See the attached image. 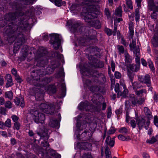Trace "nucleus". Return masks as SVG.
<instances>
[{
  "instance_id": "obj_54",
  "label": "nucleus",
  "mask_w": 158,
  "mask_h": 158,
  "mask_svg": "<svg viewBox=\"0 0 158 158\" xmlns=\"http://www.w3.org/2000/svg\"><path fill=\"white\" fill-rule=\"evenodd\" d=\"M124 90L123 94H121L120 95L123 96L124 98L126 97V94L128 92V90L126 88L124 89Z\"/></svg>"
},
{
  "instance_id": "obj_50",
  "label": "nucleus",
  "mask_w": 158,
  "mask_h": 158,
  "mask_svg": "<svg viewBox=\"0 0 158 158\" xmlns=\"http://www.w3.org/2000/svg\"><path fill=\"white\" fill-rule=\"evenodd\" d=\"M145 92L144 90H140L139 91H135V94L137 95H139L141 94H142L143 92Z\"/></svg>"
},
{
  "instance_id": "obj_12",
  "label": "nucleus",
  "mask_w": 158,
  "mask_h": 158,
  "mask_svg": "<svg viewBox=\"0 0 158 158\" xmlns=\"http://www.w3.org/2000/svg\"><path fill=\"white\" fill-rule=\"evenodd\" d=\"M137 124L138 126L139 129H141L145 125V120L142 118H139L136 119Z\"/></svg>"
},
{
  "instance_id": "obj_40",
  "label": "nucleus",
  "mask_w": 158,
  "mask_h": 158,
  "mask_svg": "<svg viewBox=\"0 0 158 158\" xmlns=\"http://www.w3.org/2000/svg\"><path fill=\"white\" fill-rule=\"evenodd\" d=\"M154 123L156 126L158 127V117L156 116L154 117Z\"/></svg>"
},
{
  "instance_id": "obj_36",
  "label": "nucleus",
  "mask_w": 158,
  "mask_h": 158,
  "mask_svg": "<svg viewBox=\"0 0 158 158\" xmlns=\"http://www.w3.org/2000/svg\"><path fill=\"white\" fill-rule=\"evenodd\" d=\"M128 76L131 81H132L134 77V74L132 73L128 72Z\"/></svg>"
},
{
  "instance_id": "obj_43",
  "label": "nucleus",
  "mask_w": 158,
  "mask_h": 158,
  "mask_svg": "<svg viewBox=\"0 0 158 158\" xmlns=\"http://www.w3.org/2000/svg\"><path fill=\"white\" fill-rule=\"evenodd\" d=\"M51 152L52 153L51 154L52 156H55L56 155H57L58 156L57 158H61V155L60 154H56L55 151L54 150H52L51 151Z\"/></svg>"
},
{
  "instance_id": "obj_56",
  "label": "nucleus",
  "mask_w": 158,
  "mask_h": 158,
  "mask_svg": "<svg viewBox=\"0 0 158 158\" xmlns=\"http://www.w3.org/2000/svg\"><path fill=\"white\" fill-rule=\"evenodd\" d=\"M82 158H92V157L90 154H84L82 156Z\"/></svg>"
},
{
  "instance_id": "obj_22",
  "label": "nucleus",
  "mask_w": 158,
  "mask_h": 158,
  "mask_svg": "<svg viewBox=\"0 0 158 158\" xmlns=\"http://www.w3.org/2000/svg\"><path fill=\"white\" fill-rule=\"evenodd\" d=\"M129 29L131 35H133L134 34L133 24L132 22L129 23Z\"/></svg>"
},
{
  "instance_id": "obj_34",
  "label": "nucleus",
  "mask_w": 158,
  "mask_h": 158,
  "mask_svg": "<svg viewBox=\"0 0 158 158\" xmlns=\"http://www.w3.org/2000/svg\"><path fill=\"white\" fill-rule=\"evenodd\" d=\"M144 110L146 115L149 116L151 115L150 111L148 107H145L144 109Z\"/></svg>"
},
{
  "instance_id": "obj_60",
  "label": "nucleus",
  "mask_w": 158,
  "mask_h": 158,
  "mask_svg": "<svg viewBox=\"0 0 158 158\" xmlns=\"http://www.w3.org/2000/svg\"><path fill=\"white\" fill-rule=\"evenodd\" d=\"M5 125L4 123L1 121H0V128L4 129L5 128Z\"/></svg>"
},
{
  "instance_id": "obj_24",
  "label": "nucleus",
  "mask_w": 158,
  "mask_h": 158,
  "mask_svg": "<svg viewBox=\"0 0 158 158\" xmlns=\"http://www.w3.org/2000/svg\"><path fill=\"white\" fill-rule=\"evenodd\" d=\"M74 20L73 19H70L68 21L66 24V26H68L69 28L73 27L74 25Z\"/></svg>"
},
{
  "instance_id": "obj_52",
  "label": "nucleus",
  "mask_w": 158,
  "mask_h": 158,
  "mask_svg": "<svg viewBox=\"0 0 158 158\" xmlns=\"http://www.w3.org/2000/svg\"><path fill=\"white\" fill-rule=\"evenodd\" d=\"M132 86H133V88L134 89H136L140 88V87L139 85H138L137 83V82H135L133 83H132Z\"/></svg>"
},
{
  "instance_id": "obj_64",
  "label": "nucleus",
  "mask_w": 158,
  "mask_h": 158,
  "mask_svg": "<svg viewBox=\"0 0 158 158\" xmlns=\"http://www.w3.org/2000/svg\"><path fill=\"white\" fill-rule=\"evenodd\" d=\"M6 79L7 80H12V78L11 75L10 74H7L6 75Z\"/></svg>"
},
{
  "instance_id": "obj_27",
  "label": "nucleus",
  "mask_w": 158,
  "mask_h": 158,
  "mask_svg": "<svg viewBox=\"0 0 158 158\" xmlns=\"http://www.w3.org/2000/svg\"><path fill=\"white\" fill-rule=\"evenodd\" d=\"M7 82L6 85V87L7 88H9L12 86L13 85V83L12 81V79L8 80H7Z\"/></svg>"
},
{
  "instance_id": "obj_41",
  "label": "nucleus",
  "mask_w": 158,
  "mask_h": 158,
  "mask_svg": "<svg viewBox=\"0 0 158 158\" xmlns=\"http://www.w3.org/2000/svg\"><path fill=\"white\" fill-rule=\"evenodd\" d=\"M47 72L46 73L44 74H49L51 73L53 71V69L51 67H48L47 69Z\"/></svg>"
},
{
  "instance_id": "obj_37",
  "label": "nucleus",
  "mask_w": 158,
  "mask_h": 158,
  "mask_svg": "<svg viewBox=\"0 0 158 158\" xmlns=\"http://www.w3.org/2000/svg\"><path fill=\"white\" fill-rule=\"evenodd\" d=\"M117 47L119 52L120 53H123L124 52V49L123 46H122L118 45Z\"/></svg>"
},
{
  "instance_id": "obj_9",
  "label": "nucleus",
  "mask_w": 158,
  "mask_h": 158,
  "mask_svg": "<svg viewBox=\"0 0 158 158\" xmlns=\"http://www.w3.org/2000/svg\"><path fill=\"white\" fill-rule=\"evenodd\" d=\"M78 147L81 149H85L89 148L91 146L90 144L88 143H81L77 144Z\"/></svg>"
},
{
  "instance_id": "obj_14",
  "label": "nucleus",
  "mask_w": 158,
  "mask_h": 158,
  "mask_svg": "<svg viewBox=\"0 0 158 158\" xmlns=\"http://www.w3.org/2000/svg\"><path fill=\"white\" fill-rule=\"evenodd\" d=\"M51 2L54 3L55 5L60 6L62 5L65 6L66 2L65 1L62 2L61 0H49Z\"/></svg>"
},
{
  "instance_id": "obj_25",
  "label": "nucleus",
  "mask_w": 158,
  "mask_h": 158,
  "mask_svg": "<svg viewBox=\"0 0 158 158\" xmlns=\"http://www.w3.org/2000/svg\"><path fill=\"white\" fill-rule=\"evenodd\" d=\"M152 42L153 46L155 47L158 46V37L156 38L155 36L152 40Z\"/></svg>"
},
{
  "instance_id": "obj_51",
  "label": "nucleus",
  "mask_w": 158,
  "mask_h": 158,
  "mask_svg": "<svg viewBox=\"0 0 158 158\" xmlns=\"http://www.w3.org/2000/svg\"><path fill=\"white\" fill-rule=\"evenodd\" d=\"M15 79L19 83H21L22 81L21 79L18 75L15 76Z\"/></svg>"
},
{
  "instance_id": "obj_29",
  "label": "nucleus",
  "mask_w": 158,
  "mask_h": 158,
  "mask_svg": "<svg viewBox=\"0 0 158 158\" xmlns=\"http://www.w3.org/2000/svg\"><path fill=\"white\" fill-rule=\"evenodd\" d=\"M126 3L128 7L131 9H132L133 7L132 4V2L131 0H126Z\"/></svg>"
},
{
  "instance_id": "obj_1",
  "label": "nucleus",
  "mask_w": 158,
  "mask_h": 158,
  "mask_svg": "<svg viewBox=\"0 0 158 158\" xmlns=\"http://www.w3.org/2000/svg\"><path fill=\"white\" fill-rule=\"evenodd\" d=\"M85 2L83 5H86L84 7L81 15L84 16L85 21L88 23H91L93 19L96 17L97 7L94 5V2H97L100 0H84Z\"/></svg>"
},
{
  "instance_id": "obj_32",
  "label": "nucleus",
  "mask_w": 158,
  "mask_h": 158,
  "mask_svg": "<svg viewBox=\"0 0 158 158\" xmlns=\"http://www.w3.org/2000/svg\"><path fill=\"white\" fill-rule=\"evenodd\" d=\"M114 90L116 92H118V94H119L120 93L121 94V93L119 91V85L118 83H117L115 86Z\"/></svg>"
},
{
  "instance_id": "obj_57",
  "label": "nucleus",
  "mask_w": 158,
  "mask_h": 158,
  "mask_svg": "<svg viewBox=\"0 0 158 158\" xmlns=\"http://www.w3.org/2000/svg\"><path fill=\"white\" fill-rule=\"evenodd\" d=\"M121 43L125 46L127 47L128 46V44L126 42L125 40L123 38H122L121 39Z\"/></svg>"
},
{
  "instance_id": "obj_58",
  "label": "nucleus",
  "mask_w": 158,
  "mask_h": 158,
  "mask_svg": "<svg viewBox=\"0 0 158 158\" xmlns=\"http://www.w3.org/2000/svg\"><path fill=\"white\" fill-rule=\"evenodd\" d=\"M84 106L85 103L84 102H81L80 103L78 106L79 109L80 110L83 109L84 108Z\"/></svg>"
},
{
  "instance_id": "obj_3",
  "label": "nucleus",
  "mask_w": 158,
  "mask_h": 158,
  "mask_svg": "<svg viewBox=\"0 0 158 158\" xmlns=\"http://www.w3.org/2000/svg\"><path fill=\"white\" fill-rule=\"evenodd\" d=\"M11 32V35L8 40L9 42L12 43L16 40L19 41H18L17 43H15V45L18 46L21 45L24 40V38L23 37V36L21 33H19L18 31L17 30H13V32Z\"/></svg>"
},
{
  "instance_id": "obj_16",
  "label": "nucleus",
  "mask_w": 158,
  "mask_h": 158,
  "mask_svg": "<svg viewBox=\"0 0 158 158\" xmlns=\"http://www.w3.org/2000/svg\"><path fill=\"white\" fill-rule=\"evenodd\" d=\"M140 64H137L136 65L134 64H130L129 67L131 71L133 72H137L139 69Z\"/></svg>"
},
{
  "instance_id": "obj_18",
  "label": "nucleus",
  "mask_w": 158,
  "mask_h": 158,
  "mask_svg": "<svg viewBox=\"0 0 158 158\" xmlns=\"http://www.w3.org/2000/svg\"><path fill=\"white\" fill-rule=\"evenodd\" d=\"M13 94L11 91H9L5 92V98H8L10 100L12 99Z\"/></svg>"
},
{
  "instance_id": "obj_30",
  "label": "nucleus",
  "mask_w": 158,
  "mask_h": 158,
  "mask_svg": "<svg viewBox=\"0 0 158 158\" xmlns=\"http://www.w3.org/2000/svg\"><path fill=\"white\" fill-rule=\"evenodd\" d=\"M4 124L5 126L8 127H11V120L10 119H7L5 121Z\"/></svg>"
},
{
  "instance_id": "obj_61",
  "label": "nucleus",
  "mask_w": 158,
  "mask_h": 158,
  "mask_svg": "<svg viewBox=\"0 0 158 158\" xmlns=\"http://www.w3.org/2000/svg\"><path fill=\"white\" fill-rule=\"evenodd\" d=\"M143 158H150L149 154L146 152H144L143 154Z\"/></svg>"
},
{
  "instance_id": "obj_11",
  "label": "nucleus",
  "mask_w": 158,
  "mask_h": 158,
  "mask_svg": "<svg viewBox=\"0 0 158 158\" xmlns=\"http://www.w3.org/2000/svg\"><path fill=\"white\" fill-rule=\"evenodd\" d=\"M32 82L35 86L42 87L43 86L42 84L44 83V81H40V79H38L37 78H36V79L34 78V79L32 80Z\"/></svg>"
},
{
  "instance_id": "obj_49",
  "label": "nucleus",
  "mask_w": 158,
  "mask_h": 158,
  "mask_svg": "<svg viewBox=\"0 0 158 158\" xmlns=\"http://www.w3.org/2000/svg\"><path fill=\"white\" fill-rule=\"evenodd\" d=\"M142 2V0H136V2L137 3L138 8H141V3Z\"/></svg>"
},
{
  "instance_id": "obj_20",
  "label": "nucleus",
  "mask_w": 158,
  "mask_h": 158,
  "mask_svg": "<svg viewBox=\"0 0 158 158\" xmlns=\"http://www.w3.org/2000/svg\"><path fill=\"white\" fill-rule=\"evenodd\" d=\"M115 14L118 17H121L122 15V8L119 7L115 10Z\"/></svg>"
},
{
  "instance_id": "obj_21",
  "label": "nucleus",
  "mask_w": 158,
  "mask_h": 158,
  "mask_svg": "<svg viewBox=\"0 0 158 158\" xmlns=\"http://www.w3.org/2000/svg\"><path fill=\"white\" fill-rule=\"evenodd\" d=\"M106 158H112L111 155V152L110 149L108 147H106L105 149Z\"/></svg>"
},
{
  "instance_id": "obj_63",
  "label": "nucleus",
  "mask_w": 158,
  "mask_h": 158,
  "mask_svg": "<svg viewBox=\"0 0 158 158\" xmlns=\"http://www.w3.org/2000/svg\"><path fill=\"white\" fill-rule=\"evenodd\" d=\"M44 142H43V141L41 142V143L43 146H44V147H49L48 143L47 141L45 142V143L44 144Z\"/></svg>"
},
{
  "instance_id": "obj_2",
  "label": "nucleus",
  "mask_w": 158,
  "mask_h": 158,
  "mask_svg": "<svg viewBox=\"0 0 158 158\" xmlns=\"http://www.w3.org/2000/svg\"><path fill=\"white\" fill-rule=\"evenodd\" d=\"M39 109L38 110L35 111L33 114V118L35 123L42 124L44 123L45 117L43 113L40 112V110H42L47 114H52L54 112L55 107L52 104L43 103L41 104L39 106Z\"/></svg>"
},
{
  "instance_id": "obj_23",
  "label": "nucleus",
  "mask_w": 158,
  "mask_h": 158,
  "mask_svg": "<svg viewBox=\"0 0 158 158\" xmlns=\"http://www.w3.org/2000/svg\"><path fill=\"white\" fill-rule=\"evenodd\" d=\"M157 141H158V135H156L155 137H152L151 140H147V142L152 144Z\"/></svg>"
},
{
  "instance_id": "obj_31",
  "label": "nucleus",
  "mask_w": 158,
  "mask_h": 158,
  "mask_svg": "<svg viewBox=\"0 0 158 158\" xmlns=\"http://www.w3.org/2000/svg\"><path fill=\"white\" fill-rule=\"evenodd\" d=\"M148 62L149 64V66L151 70H154V68L153 64L152 62L150 60H148Z\"/></svg>"
},
{
  "instance_id": "obj_8",
  "label": "nucleus",
  "mask_w": 158,
  "mask_h": 158,
  "mask_svg": "<svg viewBox=\"0 0 158 158\" xmlns=\"http://www.w3.org/2000/svg\"><path fill=\"white\" fill-rule=\"evenodd\" d=\"M14 102L17 105H20L21 107H24L25 106V103L24 99L22 96L16 98L14 100Z\"/></svg>"
},
{
  "instance_id": "obj_6",
  "label": "nucleus",
  "mask_w": 158,
  "mask_h": 158,
  "mask_svg": "<svg viewBox=\"0 0 158 158\" xmlns=\"http://www.w3.org/2000/svg\"><path fill=\"white\" fill-rule=\"evenodd\" d=\"M17 16V14L16 13L9 14L6 15L5 16L4 22L6 21V24L7 23H8L9 22L16 19Z\"/></svg>"
},
{
  "instance_id": "obj_33",
  "label": "nucleus",
  "mask_w": 158,
  "mask_h": 158,
  "mask_svg": "<svg viewBox=\"0 0 158 158\" xmlns=\"http://www.w3.org/2000/svg\"><path fill=\"white\" fill-rule=\"evenodd\" d=\"M105 14L106 15L107 18L108 19H109L110 17V13L109 10L106 8L105 10Z\"/></svg>"
},
{
  "instance_id": "obj_38",
  "label": "nucleus",
  "mask_w": 158,
  "mask_h": 158,
  "mask_svg": "<svg viewBox=\"0 0 158 158\" xmlns=\"http://www.w3.org/2000/svg\"><path fill=\"white\" fill-rule=\"evenodd\" d=\"M97 64V65H95V67H96L101 68L104 66V64L102 61L98 62Z\"/></svg>"
},
{
  "instance_id": "obj_13",
  "label": "nucleus",
  "mask_w": 158,
  "mask_h": 158,
  "mask_svg": "<svg viewBox=\"0 0 158 158\" xmlns=\"http://www.w3.org/2000/svg\"><path fill=\"white\" fill-rule=\"evenodd\" d=\"M106 142L108 145H109L111 147H113L114 143V138L111 139L109 136H108L106 139Z\"/></svg>"
},
{
  "instance_id": "obj_48",
  "label": "nucleus",
  "mask_w": 158,
  "mask_h": 158,
  "mask_svg": "<svg viewBox=\"0 0 158 158\" xmlns=\"http://www.w3.org/2000/svg\"><path fill=\"white\" fill-rule=\"evenodd\" d=\"M120 85L123 86L124 89L126 88V85L125 84L124 81L123 79H121L120 80Z\"/></svg>"
},
{
  "instance_id": "obj_7",
  "label": "nucleus",
  "mask_w": 158,
  "mask_h": 158,
  "mask_svg": "<svg viewBox=\"0 0 158 158\" xmlns=\"http://www.w3.org/2000/svg\"><path fill=\"white\" fill-rule=\"evenodd\" d=\"M130 100L132 104L134 105H135L137 103L139 104H141L144 101V99L143 98H141L140 101H137L134 94H131L130 95Z\"/></svg>"
},
{
  "instance_id": "obj_45",
  "label": "nucleus",
  "mask_w": 158,
  "mask_h": 158,
  "mask_svg": "<svg viewBox=\"0 0 158 158\" xmlns=\"http://www.w3.org/2000/svg\"><path fill=\"white\" fill-rule=\"evenodd\" d=\"M105 31L108 35H110L112 34V31L111 30L109 29H108L107 28H106L105 29Z\"/></svg>"
},
{
  "instance_id": "obj_44",
  "label": "nucleus",
  "mask_w": 158,
  "mask_h": 158,
  "mask_svg": "<svg viewBox=\"0 0 158 158\" xmlns=\"http://www.w3.org/2000/svg\"><path fill=\"white\" fill-rule=\"evenodd\" d=\"M11 118L14 122H16L19 119V118L16 115H13L11 116Z\"/></svg>"
},
{
  "instance_id": "obj_47",
  "label": "nucleus",
  "mask_w": 158,
  "mask_h": 158,
  "mask_svg": "<svg viewBox=\"0 0 158 158\" xmlns=\"http://www.w3.org/2000/svg\"><path fill=\"white\" fill-rule=\"evenodd\" d=\"M20 124L18 122H16L14 124V126L15 128L17 130H19L20 127Z\"/></svg>"
},
{
  "instance_id": "obj_28",
  "label": "nucleus",
  "mask_w": 158,
  "mask_h": 158,
  "mask_svg": "<svg viewBox=\"0 0 158 158\" xmlns=\"http://www.w3.org/2000/svg\"><path fill=\"white\" fill-rule=\"evenodd\" d=\"M135 20L136 22L139 21V19L140 16L139 14V10L138 9H137L135 10Z\"/></svg>"
},
{
  "instance_id": "obj_15",
  "label": "nucleus",
  "mask_w": 158,
  "mask_h": 158,
  "mask_svg": "<svg viewBox=\"0 0 158 158\" xmlns=\"http://www.w3.org/2000/svg\"><path fill=\"white\" fill-rule=\"evenodd\" d=\"M131 38L132 39V43H131L130 44V49L131 51L135 50H136L137 48H139L138 47H135L136 45V41L135 39H133L132 38V36L133 35H131Z\"/></svg>"
},
{
  "instance_id": "obj_26",
  "label": "nucleus",
  "mask_w": 158,
  "mask_h": 158,
  "mask_svg": "<svg viewBox=\"0 0 158 158\" xmlns=\"http://www.w3.org/2000/svg\"><path fill=\"white\" fill-rule=\"evenodd\" d=\"M125 61L127 62H130L131 61V59L129 55L127 52H125Z\"/></svg>"
},
{
  "instance_id": "obj_5",
  "label": "nucleus",
  "mask_w": 158,
  "mask_h": 158,
  "mask_svg": "<svg viewBox=\"0 0 158 158\" xmlns=\"http://www.w3.org/2000/svg\"><path fill=\"white\" fill-rule=\"evenodd\" d=\"M138 79L140 81L146 84L148 87L150 86V77L148 75H146L145 76H139Z\"/></svg>"
},
{
  "instance_id": "obj_62",
  "label": "nucleus",
  "mask_w": 158,
  "mask_h": 158,
  "mask_svg": "<svg viewBox=\"0 0 158 158\" xmlns=\"http://www.w3.org/2000/svg\"><path fill=\"white\" fill-rule=\"evenodd\" d=\"M11 72H12V74L15 76H17L18 75L17 74V71L16 70L14 69H13L12 70V71H11Z\"/></svg>"
},
{
  "instance_id": "obj_53",
  "label": "nucleus",
  "mask_w": 158,
  "mask_h": 158,
  "mask_svg": "<svg viewBox=\"0 0 158 158\" xmlns=\"http://www.w3.org/2000/svg\"><path fill=\"white\" fill-rule=\"evenodd\" d=\"M118 139L120 140L123 141H125V136L123 135H120L118 136Z\"/></svg>"
},
{
  "instance_id": "obj_55",
  "label": "nucleus",
  "mask_w": 158,
  "mask_h": 158,
  "mask_svg": "<svg viewBox=\"0 0 158 158\" xmlns=\"http://www.w3.org/2000/svg\"><path fill=\"white\" fill-rule=\"evenodd\" d=\"M117 29V26L115 25V24H114V30L112 33L113 35H116Z\"/></svg>"
},
{
  "instance_id": "obj_46",
  "label": "nucleus",
  "mask_w": 158,
  "mask_h": 158,
  "mask_svg": "<svg viewBox=\"0 0 158 158\" xmlns=\"http://www.w3.org/2000/svg\"><path fill=\"white\" fill-rule=\"evenodd\" d=\"M131 124L133 128L135 127L136 124L135 121L134 120H131Z\"/></svg>"
},
{
  "instance_id": "obj_17",
  "label": "nucleus",
  "mask_w": 158,
  "mask_h": 158,
  "mask_svg": "<svg viewBox=\"0 0 158 158\" xmlns=\"http://www.w3.org/2000/svg\"><path fill=\"white\" fill-rule=\"evenodd\" d=\"M152 8L153 12L152 14L151 15L152 18L153 19H156L157 14L156 12H158V7L154 6H152Z\"/></svg>"
},
{
  "instance_id": "obj_39",
  "label": "nucleus",
  "mask_w": 158,
  "mask_h": 158,
  "mask_svg": "<svg viewBox=\"0 0 158 158\" xmlns=\"http://www.w3.org/2000/svg\"><path fill=\"white\" fill-rule=\"evenodd\" d=\"M5 106L7 108H10L12 107V104L10 102L7 101L5 104Z\"/></svg>"
},
{
  "instance_id": "obj_59",
  "label": "nucleus",
  "mask_w": 158,
  "mask_h": 158,
  "mask_svg": "<svg viewBox=\"0 0 158 158\" xmlns=\"http://www.w3.org/2000/svg\"><path fill=\"white\" fill-rule=\"evenodd\" d=\"M145 125H144V127L146 129H148V127L149 125V121H147L146 123H144Z\"/></svg>"
},
{
  "instance_id": "obj_42",
  "label": "nucleus",
  "mask_w": 158,
  "mask_h": 158,
  "mask_svg": "<svg viewBox=\"0 0 158 158\" xmlns=\"http://www.w3.org/2000/svg\"><path fill=\"white\" fill-rule=\"evenodd\" d=\"M114 76L116 78H120L121 77V73L118 72H116L114 73Z\"/></svg>"
},
{
  "instance_id": "obj_10",
  "label": "nucleus",
  "mask_w": 158,
  "mask_h": 158,
  "mask_svg": "<svg viewBox=\"0 0 158 158\" xmlns=\"http://www.w3.org/2000/svg\"><path fill=\"white\" fill-rule=\"evenodd\" d=\"M135 55V61L137 64H140L139 60L140 58V54L139 53V49L137 48L136 50L133 51Z\"/></svg>"
},
{
  "instance_id": "obj_4",
  "label": "nucleus",
  "mask_w": 158,
  "mask_h": 158,
  "mask_svg": "<svg viewBox=\"0 0 158 158\" xmlns=\"http://www.w3.org/2000/svg\"><path fill=\"white\" fill-rule=\"evenodd\" d=\"M51 41L55 48H58L60 46L61 36L59 34L53 33L49 34Z\"/></svg>"
},
{
  "instance_id": "obj_35",
  "label": "nucleus",
  "mask_w": 158,
  "mask_h": 158,
  "mask_svg": "<svg viewBox=\"0 0 158 158\" xmlns=\"http://www.w3.org/2000/svg\"><path fill=\"white\" fill-rule=\"evenodd\" d=\"M128 131V130L125 127L122 128L119 130V132L122 133H126Z\"/></svg>"
},
{
  "instance_id": "obj_19",
  "label": "nucleus",
  "mask_w": 158,
  "mask_h": 158,
  "mask_svg": "<svg viewBox=\"0 0 158 158\" xmlns=\"http://www.w3.org/2000/svg\"><path fill=\"white\" fill-rule=\"evenodd\" d=\"M49 124L50 126L55 127L58 124V121L55 119H52L50 120Z\"/></svg>"
}]
</instances>
